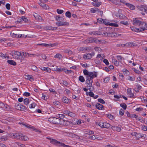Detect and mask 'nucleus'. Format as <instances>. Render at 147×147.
I'll use <instances>...</instances> for the list:
<instances>
[{"instance_id": "32", "label": "nucleus", "mask_w": 147, "mask_h": 147, "mask_svg": "<svg viewBox=\"0 0 147 147\" xmlns=\"http://www.w3.org/2000/svg\"><path fill=\"white\" fill-rule=\"evenodd\" d=\"M20 138H21L22 139H20V140H22L26 141L28 139V138L27 136H23L22 134V136H20Z\"/></svg>"}, {"instance_id": "43", "label": "nucleus", "mask_w": 147, "mask_h": 147, "mask_svg": "<svg viewBox=\"0 0 147 147\" xmlns=\"http://www.w3.org/2000/svg\"><path fill=\"white\" fill-rule=\"evenodd\" d=\"M24 102L25 105H28L29 103V99L28 98H25L24 100Z\"/></svg>"}, {"instance_id": "36", "label": "nucleus", "mask_w": 147, "mask_h": 147, "mask_svg": "<svg viewBox=\"0 0 147 147\" xmlns=\"http://www.w3.org/2000/svg\"><path fill=\"white\" fill-rule=\"evenodd\" d=\"M7 138L6 137L2 136H0V140L2 141H5L7 140Z\"/></svg>"}, {"instance_id": "24", "label": "nucleus", "mask_w": 147, "mask_h": 147, "mask_svg": "<svg viewBox=\"0 0 147 147\" xmlns=\"http://www.w3.org/2000/svg\"><path fill=\"white\" fill-rule=\"evenodd\" d=\"M128 95L130 97H133L134 95L133 93L131 92V89L130 88H128L127 90Z\"/></svg>"}, {"instance_id": "44", "label": "nucleus", "mask_w": 147, "mask_h": 147, "mask_svg": "<svg viewBox=\"0 0 147 147\" xmlns=\"http://www.w3.org/2000/svg\"><path fill=\"white\" fill-rule=\"evenodd\" d=\"M112 62L116 66H118L119 64V61L114 59H112Z\"/></svg>"}, {"instance_id": "50", "label": "nucleus", "mask_w": 147, "mask_h": 147, "mask_svg": "<svg viewBox=\"0 0 147 147\" xmlns=\"http://www.w3.org/2000/svg\"><path fill=\"white\" fill-rule=\"evenodd\" d=\"M94 38V42L98 44H100V40L96 38Z\"/></svg>"}, {"instance_id": "35", "label": "nucleus", "mask_w": 147, "mask_h": 147, "mask_svg": "<svg viewBox=\"0 0 147 147\" xmlns=\"http://www.w3.org/2000/svg\"><path fill=\"white\" fill-rule=\"evenodd\" d=\"M27 32H25L24 33L20 34V38H24L28 37V34Z\"/></svg>"}, {"instance_id": "58", "label": "nucleus", "mask_w": 147, "mask_h": 147, "mask_svg": "<svg viewBox=\"0 0 147 147\" xmlns=\"http://www.w3.org/2000/svg\"><path fill=\"white\" fill-rule=\"evenodd\" d=\"M110 80L109 78V77H107L105 78L104 80V82L105 83H107Z\"/></svg>"}, {"instance_id": "19", "label": "nucleus", "mask_w": 147, "mask_h": 147, "mask_svg": "<svg viewBox=\"0 0 147 147\" xmlns=\"http://www.w3.org/2000/svg\"><path fill=\"white\" fill-rule=\"evenodd\" d=\"M137 46V44L133 42H129L126 43V47H135Z\"/></svg>"}, {"instance_id": "17", "label": "nucleus", "mask_w": 147, "mask_h": 147, "mask_svg": "<svg viewBox=\"0 0 147 147\" xmlns=\"http://www.w3.org/2000/svg\"><path fill=\"white\" fill-rule=\"evenodd\" d=\"M48 138L50 140V142L51 143L57 146L59 141H57L56 140L51 139L50 138Z\"/></svg>"}, {"instance_id": "60", "label": "nucleus", "mask_w": 147, "mask_h": 147, "mask_svg": "<svg viewBox=\"0 0 147 147\" xmlns=\"http://www.w3.org/2000/svg\"><path fill=\"white\" fill-rule=\"evenodd\" d=\"M21 17L22 21H24L25 22H26L28 21V20L26 17H25V16H22Z\"/></svg>"}, {"instance_id": "55", "label": "nucleus", "mask_w": 147, "mask_h": 147, "mask_svg": "<svg viewBox=\"0 0 147 147\" xmlns=\"http://www.w3.org/2000/svg\"><path fill=\"white\" fill-rule=\"evenodd\" d=\"M109 25L111 26L115 27H118V26L117 24L115 23H109Z\"/></svg>"}, {"instance_id": "53", "label": "nucleus", "mask_w": 147, "mask_h": 147, "mask_svg": "<svg viewBox=\"0 0 147 147\" xmlns=\"http://www.w3.org/2000/svg\"><path fill=\"white\" fill-rule=\"evenodd\" d=\"M94 49L96 51H98V53H100L102 51L101 48L99 47H95Z\"/></svg>"}, {"instance_id": "59", "label": "nucleus", "mask_w": 147, "mask_h": 147, "mask_svg": "<svg viewBox=\"0 0 147 147\" xmlns=\"http://www.w3.org/2000/svg\"><path fill=\"white\" fill-rule=\"evenodd\" d=\"M65 145V144L63 143L60 142H59L57 146H63V147H64Z\"/></svg>"}, {"instance_id": "54", "label": "nucleus", "mask_w": 147, "mask_h": 147, "mask_svg": "<svg viewBox=\"0 0 147 147\" xmlns=\"http://www.w3.org/2000/svg\"><path fill=\"white\" fill-rule=\"evenodd\" d=\"M65 16L66 17L70 18L71 17V13L69 11H67L65 13Z\"/></svg>"}, {"instance_id": "40", "label": "nucleus", "mask_w": 147, "mask_h": 147, "mask_svg": "<svg viewBox=\"0 0 147 147\" xmlns=\"http://www.w3.org/2000/svg\"><path fill=\"white\" fill-rule=\"evenodd\" d=\"M141 88V87L140 85H136V87L135 88V91L136 92H138L139 90Z\"/></svg>"}, {"instance_id": "12", "label": "nucleus", "mask_w": 147, "mask_h": 147, "mask_svg": "<svg viewBox=\"0 0 147 147\" xmlns=\"http://www.w3.org/2000/svg\"><path fill=\"white\" fill-rule=\"evenodd\" d=\"M94 53H88L86 55H84L83 57L85 59H90L91 58L92 56H94Z\"/></svg>"}, {"instance_id": "18", "label": "nucleus", "mask_w": 147, "mask_h": 147, "mask_svg": "<svg viewBox=\"0 0 147 147\" xmlns=\"http://www.w3.org/2000/svg\"><path fill=\"white\" fill-rule=\"evenodd\" d=\"M131 134L132 136H135L138 139H139L140 138V134L139 133L133 132L131 133Z\"/></svg>"}, {"instance_id": "49", "label": "nucleus", "mask_w": 147, "mask_h": 147, "mask_svg": "<svg viewBox=\"0 0 147 147\" xmlns=\"http://www.w3.org/2000/svg\"><path fill=\"white\" fill-rule=\"evenodd\" d=\"M121 24H124L125 25H128L129 24L127 21H121L120 22Z\"/></svg>"}, {"instance_id": "10", "label": "nucleus", "mask_w": 147, "mask_h": 147, "mask_svg": "<svg viewBox=\"0 0 147 147\" xmlns=\"http://www.w3.org/2000/svg\"><path fill=\"white\" fill-rule=\"evenodd\" d=\"M139 18H135L133 20V24L134 25L138 26L143 22L140 21Z\"/></svg>"}, {"instance_id": "62", "label": "nucleus", "mask_w": 147, "mask_h": 147, "mask_svg": "<svg viewBox=\"0 0 147 147\" xmlns=\"http://www.w3.org/2000/svg\"><path fill=\"white\" fill-rule=\"evenodd\" d=\"M6 136L7 137L10 138H13V133L12 134H8L6 135Z\"/></svg>"}, {"instance_id": "21", "label": "nucleus", "mask_w": 147, "mask_h": 147, "mask_svg": "<svg viewBox=\"0 0 147 147\" xmlns=\"http://www.w3.org/2000/svg\"><path fill=\"white\" fill-rule=\"evenodd\" d=\"M137 8L138 9H141V8L144 9H147V5H139L136 6Z\"/></svg>"}, {"instance_id": "3", "label": "nucleus", "mask_w": 147, "mask_h": 147, "mask_svg": "<svg viewBox=\"0 0 147 147\" xmlns=\"http://www.w3.org/2000/svg\"><path fill=\"white\" fill-rule=\"evenodd\" d=\"M61 118H57L56 117H53V118L52 122L53 123L57 124H61V125H66V123H65V122H67V121H65L62 118L64 117V116L63 114L61 115Z\"/></svg>"}, {"instance_id": "52", "label": "nucleus", "mask_w": 147, "mask_h": 147, "mask_svg": "<svg viewBox=\"0 0 147 147\" xmlns=\"http://www.w3.org/2000/svg\"><path fill=\"white\" fill-rule=\"evenodd\" d=\"M28 57H31V55H32L33 57H35L36 56H38L40 55L39 54H30L28 53H27Z\"/></svg>"}, {"instance_id": "20", "label": "nucleus", "mask_w": 147, "mask_h": 147, "mask_svg": "<svg viewBox=\"0 0 147 147\" xmlns=\"http://www.w3.org/2000/svg\"><path fill=\"white\" fill-rule=\"evenodd\" d=\"M45 29L47 30H55L57 29V27H53L50 26H47L45 27Z\"/></svg>"}, {"instance_id": "6", "label": "nucleus", "mask_w": 147, "mask_h": 147, "mask_svg": "<svg viewBox=\"0 0 147 147\" xmlns=\"http://www.w3.org/2000/svg\"><path fill=\"white\" fill-rule=\"evenodd\" d=\"M138 27L139 32H142L147 29V24L143 22Z\"/></svg>"}, {"instance_id": "23", "label": "nucleus", "mask_w": 147, "mask_h": 147, "mask_svg": "<svg viewBox=\"0 0 147 147\" xmlns=\"http://www.w3.org/2000/svg\"><path fill=\"white\" fill-rule=\"evenodd\" d=\"M42 2H41V3H40V5L44 9H49V7L48 5L45 4Z\"/></svg>"}, {"instance_id": "15", "label": "nucleus", "mask_w": 147, "mask_h": 147, "mask_svg": "<svg viewBox=\"0 0 147 147\" xmlns=\"http://www.w3.org/2000/svg\"><path fill=\"white\" fill-rule=\"evenodd\" d=\"M86 82L87 84V88H88L90 86H91L93 82V80H92L86 78Z\"/></svg>"}, {"instance_id": "38", "label": "nucleus", "mask_w": 147, "mask_h": 147, "mask_svg": "<svg viewBox=\"0 0 147 147\" xmlns=\"http://www.w3.org/2000/svg\"><path fill=\"white\" fill-rule=\"evenodd\" d=\"M33 16L35 18V19L37 20H39L41 18V17L38 14L36 13H34V14Z\"/></svg>"}, {"instance_id": "2", "label": "nucleus", "mask_w": 147, "mask_h": 147, "mask_svg": "<svg viewBox=\"0 0 147 147\" xmlns=\"http://www.w3.org/2000/svg\"><path fill=\"white\" fill-rule=\"evenodd\" d=\"M83 73L86 76V78L92 80L97 76V73L95 71L89 72L86 69L83 70Z\"/></svg>"}, {"instance_id": "14", "label": "nucleus", "mask_w": 147, "mask_h": 147, "mask_svg": "<svg viewBox=\"0 0 147 147\" xmlns=\"http://www.w3.org/2000/svg\"><path fill=\"white\" fill-rule=\"evenodd\" d=\"M19 124H20V125H22L24 126H25L26 127H27L28 128L32 129L34 130H35V129L33 128L34 127H32V126L26 123H24V122H19Z\"/></svg>"}, {"instance_id": "11", "label": "nucleus", "mask_w": 147, "mask_h": 147, "mask_svg": "<svg viewBox=\"0 0 147 147\" xmlns=\"http://www.w3.org/2000/svg\"><path fill=\"white\" fill-rule=\"evenodd\" d=\"M94 134V132L92 131L87 130L85 131L84 134V136L86 138L89 139L90 135Z\"/></svg>"}, {"instance_id": "5", "label": "nucleus", "mask_w": 147, "mask_h": 147, "mask_svg": "<svg viewBox=\"0 0 147 147\" xmlns=\"http://www.w3.org/2000/svg\"><path fill=\"white\" fill-rule=\"evenodd\" d=\"M13 57L16 59H22L21 53L18 51H11Z\"/></svg>"}, {"instance_id": "9", "label": "nucleus", "mask_w": 147, "mask_h": 147, "mask_svg": "<svg viewBox=\"0 0 147 147\" xmlns=\"http://www.w3.org/2000/svg\"><path fill=\"white\" fill-rule=\"evenodd\" d=\"M120 2L125 4L127 7H129L130 9H135L136 8L135 7L131 4L127 3L126 1L124 0H120Z\"/></svg>"}, {"instance_id": "31", "label": "nucleus", "mask_w": 147, "mask_h": 147, "mask_svg": "<svg viewBox=\"0 0 147 147\" xmlns=\"http://www.w3.org/2000/svg\"><path fill=\"white\" fill-rule=\"evenodd\" d=\"M116 57L119 63H121L122 60L124 59V58L121 55H117L116 56Z\"/></svg>"}, {"instance_id": "39", "label": "nucleus", "mask_w": 147, "mask_h": 147, "mask_svg": "<svg viewBox=\"0 0 147 147\" xmlns=\"http://www.w3.org/2000/svg\"><path fill=\"white\" fill-rule=\"evenodd\" d=\"M28 56L27 53H26L22 52V53H21V56L22 57V59H23L24 57Z\"/></svg>"}, {"instance_id": "63", "label": "nucleus", "mask_w": 147, "mask_h": 147, "mask_svg": "<svg viewBox=\"0 0 147 147\" xmlns=\"http://www.w3.org/2000/svg\"><path fill=\"white\" fill-rule=\"evenodd\" d=\"M136 110L137 111H141L143 110V108L141 107L137 108Z\"/></svg>"}, {"instance_id": "13", "label": "nucleus", "mask_w": 147, "mask_h": 147, "mask_svg": "<svg viewBox=\"0 0 147 147\" xmlns=\"http://www.w3.org/2000/svg\"><path fill=\"white\" fill-rule=\"evenodd\" d=\"M13 139H16L17 140L22 139L20 138V136H22L21 134L19 133H13Z\"/></svg>"}, {"instance_id": "25", "label": "nucleus", "mask_w": 147, "mask_h": 147, "mask_svg": "<svg viewBox=\"0 0 147 147\" xmlns=\"http://www.w3.org/2000/svg\"><path fill=\"white\" fill-rule=\"evenodd\" d=\"M96 107L97 109L99 110H102L103 108V106L99 103H97L96 104Z\"/></svg>"}, {"instance_id": "22", "label": "nucleus", "mask_w": 147, "mask_h": 147, "mask_svg": "<svg viewBox=\"0 0 147 147\" xmlns=\"http://www.w3.org/2000/svg\"><path fill=\"white\" fill-rule=\"evenodd\" d=\"M25 79L27 80H29L31 82L33 81L34 80V78L33 76L32 75H25Z\"/></svg>"}, {"instance_id": "41", "label": "nucleus", "mask_w": 147, "mask_h": 147, "mask_svg": "<svg viewBox=\"0 0 147 147\" xmlns=\"http://www.w3.org/2000/svg\"><path fill=\"white\" fill-rule=\"evenodd\" d=\"M79 80L80 81L82 82H84L85 81L84 78L82 76H80L79 77Z\"/></svg>"}, {"instance_id": "16", "label": "nucleus", "mask_w": 147, "mask_h": 147, "mask_svg": "<svg viewBox=\"0 0 147 147\" xmlns=\"http://www.w3.org/2000/svg\"><path fill=\"white\" fill-rule=\"evenodd\" d=\"M62 100L63 103L66 104H68L70 102V100L65 96L62 97Z\"/></svg>"}, {"instance_id": "48", "label": "nucleus", "mask_w": 147, "mask_h": 147, "mask_svg": "<svg viewBox=\"0 0 147 147\" xmlns=\"http://www.w3.org/2000/svg\"><path fill=\"white\" fill-rule=\"evenodd\" d=\"M36 105V104L35 103L33 102L29 106V107L30 108H34L35 107Z\"/></svg>"}, {"instance_id": "61", "label": "nucleus", "mask_w": 147, "mask_h": 147, "mask_svg": "<svg viewBox=\"0 0 147 147\" xmlns=\"http://www.w3.org/2000/svg\"><path fill=\"white\" fill-rule=\"evenodd\" d=\"M98 101L99 102L102 104H104L105 103V102L104 100L101 98L98 99Z\"/></svg>"}, {"instance_id": "27", "label": "nucleus", "mask_w": 147, "mask_h": 147, "mask_svg": "<svg viewBox=\"0 0 147 147\" xmlns=\"http://www.w3.org/2000/svg\"><path fill=\"white\" fill-rule=\"evenodd\" d=\"M11 35L13 38H20V34H18L16 32L11 33Z\"/></svg>"}, {"instance_id": "26", "label": "nucleus", "mask_w": 147, "mask_h": 147, "mask_svg": "<svg viewBox=\"0 0 147 147\" xmlns=\"http://www.w3.org/2000/svg\"><path fill=\"white\" fill-rule=\"evenodd\" d=\"M116 16L117 17H119V18L121 19H126L127 18V17L123 15L122 14H117Z\"/></svg>"}, {"instance_id": "51", "label": "nucleus", "mask_w": 147, "mask_h": 147, "mask_svg": "<svg viewBox=\"0 0 147 147\" xmlns=\"http://www.w3.org/2000/svg\"><path fill=\"white\" fill-rule=\"evenodd\" d=\"M120 105L121 107H122L124 110L126 109L127 108V105L125 103H122L120 104Z\"/></svg>"}, {"instance_id": "7", "label": "nucleus", "mask_w": 147, "mask_h": 147, "mask_svg": "<svg viewBox=\"0 0 147 147\" xmlns=\"http://www.w3.org/2000/svg\"><path fill=\"white\" fill-rule=\"evenodd\" d=\"M98 125L101 127L109 128L110 127L109 124L105 123L103 122L102 121H100L98 123Z\"/></svg>"}, {"instance_id": "64", "label": "nucleus", "mask_w": 147, "mask_h": 147, "mask_svg": "<svg viewBox=\"0 0 147 147\" xmlns=\"http://www.w3.org/2000/svg\"><path fill=\"white\" fill-rule=\"evenodd\" d=\"M104 20V19H102L101 18H100L97 19V21L99 23H103Z\"/></svg>"}, {"instance_id": "57", "label": "nucleus", "mask_w": 147, "mask_h": 147, "mask_svg": "<svg viewBox=\"0 0 147 147\" xmlns=\"http://www.w3.org/2000/svg\"><path fill=\"white\" fill-rule=\"evenodd\" d=\"M141 129L142 130L144 131H147V126L143 125L142 126Z\"/></svg>"}, {"instance_id": "56", "label": "nucleus", "mask_w": 147, "mask_h": 147, "mask_svg": "<svg viewBox=\"0 0 147 147\" xmlns=\"http://www.w3.org/2000/svg\"><path fill=\"white\" fill-rule=\"evenodd\" d=\"M96 138V136L94 135H90L89 136V139H90L92 140H94Z\"/></svg>"}, {"instance_id": "28", "label": "nucleus", "mask_w": 147, "mask_h": 147, "mask_svg": "<svg viewBox=\"0 0 147 147\" xmlns=\"http://www.w3.org/2000/svg\"><path fill=\"white\" fill-rule=\"evenodd\" d=\"M112 129L114 131H116L118 132H119L121 131V129L120 127H119L113 126L112 127Z\"/></svg>"}, {"instance_id": "30", "label": "nucleus", "mask_w": 147, "mask_h": 147, "mask_svg": "<svg viewBox=\"0 0 147 147\" xmlns=\"http://www.w3.org/2000/svg\"><path fill=\"white\" fill-rule=\"evenodd\" d=\"M7 63L13 65H15L16 64V63L12 60H8L7 61Z\"/></svg>"}, {"instance_id": "8", "label": "nucleus", "mask_w": 147, "mask_h": 147, "mask_svg": "<svg viewBox=\"0 0 147 147\" xmlns=\"http://www.w3.org/2000/svg\"><path fill=\"white\" fill-rule=\"evenodd\" d=\"M15 107L16 109L21 111H24L26 109L25 106L19 103L16 104Z\"/></svg>"}, {"instance_id": "37", "label": "nucleus", "mask_w": 147, "mask_h": 147, "mask_svg": "<svg viewBox=\"0 0 147 147\" xmlns=\"http://www.w3.org/2000/svg\"><path fill=\"white\" fill-rule=\"evenodd\" d=\"M54 57L57 58L61 59L63 57L61 54L58 53L54 56Z\"/></svg>"}, {"instance_id": "34", "label": "nucleus", "mask_w": 147, "mask_h": 147, "mask_svg": "<svg viewBox=\"0 0 147 147\" xmlns=\"http://www.w3.org/2000/svg\"><path fill=\"white\" fill-rule=\"evenodd\" d=\"M3 109L6 111H9L10 109L9 106L7 104H4V106L3 107Z\"/></svg>"}, {"instance_id": "45", "label": "nucleus", "mask_w": 147, "mask_h": 147, "mask_svg": "<svg viewBox=\"0 0 147 147\" xmlns=\"http://www.w3.org/2000/svg\"><path fill=\"white\" fill-rule=\"evenodd\" d=\"M131 28L132 31H135L137 32H139V30H138V28L134 27H131Z\"/></svg>"}, {"instance_id": "42", "label": "nucleus", "mask_w": 147, "mask_h": 147, "mask_svg": "<svg viewBox=\"0 0 147 147\" xmlns=\"http://www.w3.org/2000/svg\"><path fill=\"white\" fill-rule=\"evenodd\" d=\"M101 3V2H94L93 3V5L94 6L98 7L100 6Z\"/></svg>"}, {"instance_id": "46", "label": "nucleus", "mask_w": 147, "mask_h": 147, "mask_svg": "<svg viewBox=\"0 0 147 147\" xmlns=\"http://www.w3.org/2000/svg\"><path fill=\"white\" fill-rule=\"evenodd\" d=\"M139 12L142 15H145L144 12L147 13V10H140Z\"/></svg>"}, {"instance_id": "1", "label": "nucleus", "mask_w": 147, "mask_h": 147, "mask_svg": "<svg viewBox=\"0 0 147 147\" xmlns=\"http://www.w3.org/2000/svg\"><path fill=\"white\" fill-rule=\"evenodd\" d=\"M55 19L57 22L56 24L58 26H68L69 23L66 22H64V18L59 16H58L55 17Z\"/></svg>"}, {"instance_id": "47", "label": "nucleus", "mask_w": 147, "mask_h": 147, "mask_svg": "<svg viewBox=\"0 0 147 147\" xmlns=\"http://www.w3.org/2000/svg\"><path fill=\"white\" fill-rule=\"evenodd\" d=\"M31 69L33 71H38V69L36 66L35 65H32L31 66Z\"/></svg>"}, {"instance_id": "29", "label": "nucleus", "mask_w": 147, "mask_h": 147, "mask_svg": "<svg viewBox=\"0 0 147 147\" xmlns=\"http://www.w3.org/2000/svg\"><path fill=\"white\" fill-rule=\"evenodd\" d=\"M39 45L41 46L42 47H48V46H50V47H52L53 46V45L51 44H47L46 43H42L40 44H38Z\"/></svg>"}, {"instance_id": "33", "label": "nucleus", "mask_w": 147, "mask_h": 147, "mask_svg": "<svg viewBox=\"0 0 147 147\" xmlns=\"http://www.w3.org/2000/svg\"><path fill=\"white\" fill-rule=\"evenodd\" d=\"M86 41L88 43H92L94 42V38H90L88 39H87L86 40Z\"/></svg>"}, {"instance_id": "4", "label": "nucleus", "mask_w": 147, "mask_h": 147, "mask_svg": "<svg viewBox=\"0 0 147 147\" xmlns=\"http://www.w3.org/2000/svg\"><path fill=\"white\" fill-rule=\"evenodd\" d=\"M113 30V28L110 27H107L106 31L107 32L103 33L104 35L107 34V36L109 37L118 36L121 35L120 34H117L115 32H113L111 33L110 32Z\"/></svg>"}]
</instances>
